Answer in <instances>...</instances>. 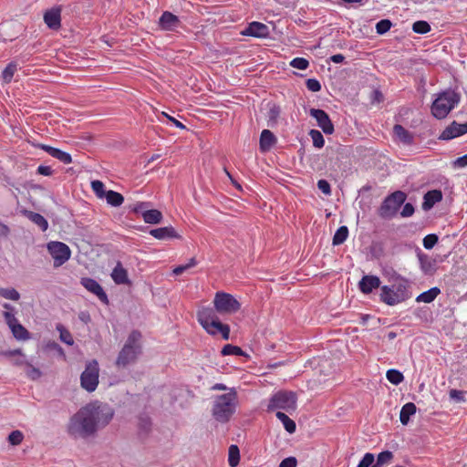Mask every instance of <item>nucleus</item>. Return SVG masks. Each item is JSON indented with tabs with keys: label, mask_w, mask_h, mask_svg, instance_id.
Returning <instances> with one entry per match:
<instances>
[{
	"label": "nucleus",
	"mask_w": 467,
	"mask_h": 467,
	"mask_svg": "<svg viewBox=\"0 0 467 467\" xmlns=\"http://www.w3.org/2000/svg\"><path fill=\"white\" fill-rule=\"evenodd\" d=\"M113 414L112 409L106 404H88L70 418L67 431L74 439H86L109 424Z\"/></svg>",
	"instance_id": "obj_1"
},
{
	"label": "nucleus",
	"mask_w": 467,
	"mask_h": 467,
	"mask_svg": "<svg viewBox=\"0 0 467 467\" xmlns=\"http://www.w3.org/2000/svg\"><path fill=\"white\" fill-rule=\"evenodd\" d=\"M142 335L139 330H132L123 347L119 350L115 365L119 368H125L137 362L142 353Z\"/></svg>",
	"instance_id": "obj_2"
},
{
	"label": "nucleus",
	"mask_w": 467,
	"mask_h": 467,
	"mask_svg": "<svg viewBox=\"0 0 467 467\" xmlns=\"http://www.w3.org/2000/svg\"><path fill=\"white\" fill-rule=\"evenodd\" d=\"M237 405V392L232 388L227 393L218 395L213 400L212 414L222 423L227 422L235 412Z\"/></svg>",
	"instance_id": "obj_3"
},
{
	"label": "nucleus",
	"mask_w": 467,
	"mask_h": 467,
	"mask_svg": "<svg viewBox=\"0 0 467 467\" xmlns=\"http://www.w3.org/2000/svg\"><path fill=\"white\" fill-rule=\"evenodd\" d=\"M461 97L451 89L438 94L431 105L432 115L442 119L459 104Z\"/></svg>",
	"instance_id": "obj_4"
},
{
	"label": "nucleus",
	"mask_w": 467,
	"mask_h": 467,
	"mask_svg": "<svg viewBox=\"0 0 467 467\" xmlns=\"http://www.w3.org/2000/svg\"><path fill=\"white\" fill-rule=\"evenodd\" d=\"M296 408V395L293 391L280 390L275 393L269 400L267 410L274 411L275 410H284L287 412L295 410Z\"/></svg>",
	"instance_id": "obj_5"
},
{
	"label": "nucleus",
	"mask_w": 467,
	"mask_h": 467,
	"mask_svg": "<svg viewBox=\"0 0 467 467\" xmlns=\"http://www.w3.org/2000/svg\"><path fill=\"white\" fill-rule=\"evenodd\" d=\"M215 310L222 315H232L241 308V304L231 294L217 292L213 298Z\"/></svg>",
	"instance_id": "obj_6"
},
{
	"label": "nucleus",
	"mask_w": 467,
	"mask_h": 467,
	"mask_svg": "<svg viewBox=\"0 0 467 467\" xmlns=\"http://www.w3.org/2000/svg\"><path fill=\"white\" fill-rule=\"evenodd\" d=\"M406 194L401 191H396L389 194L381 203L379 214L382 218H390L396 214L400 207L404 203Z\"/></svg>",
	"instance_id": "obj_7"
},
{
	"label": "nucleus",
	"mask_w": 467,
	"mask_h": 467,
	"mask_svg": "<svg viewBox=\"0 0 467 467\" xmlns=\"http://www.w3.org/2000/svg\"><path fill=\"white\" fill-rule=\"evenodd\" d=\"M99 372L98 361L88 362L80 377L81 387L88 392L94 391L99 384Z\"/></svg>",
	"instance_id": "obj_8"
},
{
	"label": "nucleus",
	"mask_w": 467,
	"mask_h": 467,
	"mask_svg": "<svg viewBox=\"0 0 467 467\" xmlns=\"http://www.w3.org/2000/svg\"><path fill=\"white\" fill-rule=\"evenodd\" d=\"M47 250L54 260V266L59 267L64 265L71 255L69 247L61 242H50Z\"/></svg>",
	"instance_id": "obj_9"
},
{
	"label": "nucleus",
	"mask_w": 467,
	"mask_h": 467,
	"mask_svg": "<svg viewBox=\"0 0 467 467\" xmlns=\"http://www.w3.org/2000/svg\"><path fill=\"white\" fill-rule=\"evenodd\" d=\"M5 323L8 325L11 329L14 337L18 340H26L30 337V334L27 329L22 326L15 315L9 311H5L3 313Z\"/></svg>",
	"instance_id": "obj_10"
},
{
	"label": "nucleus",
	"mask_w": 467,
	"mask_h": 467,
	"mask_svg": "<svg viewBox=\"0 0 467 467\" xmlns=\"http://www.w3.org/2000/svg\"><path fill=\"white\" fill-rule=\"evenodd\" d=\"M311 117L316 119L318 127L326 133L332 134L334 132V125L328 114L319 109H311L309 111Z\"/></svg>",
	"instance_id": "obj_11"
},
{
	"label": "nucleus",
	"mask_w": 467,
	"mask_h": 467,
	"mask_svg": "<svg viewBox=\"0 0 467 467\" xmlns=\"http://www.w3.org/2000/svg\"><path fill=\"white\" fill-rule=\"evenodd\" d=\"M467 133V122L458 123L452 121L439 136L440 140H449Z\"/></svg>",
	"instance_id": "obj_12"
},
{
	"label": "nucleus",
	"mask_w": 467,
	"mask_h": 467,
	"mask_svg": "<svg viewBox=\"0 0 467 467\" xmlns=\"http://www.w3.org/2000/svg\"><path fill=\"white\" fill-rule=\"evenodd\" d=\"M81 285L90 293L96 295L99 299L108 305L109 299L102 286L95 280L89 277H83L80 281Z\"/></svg>",
	"instance_id": "obj_13"
},
{
	"label": "nucleus",
	"mask_w": 467,
	"mask_h": 467,
	"mask_svg": "<svg viewBox=\"0 0 467 467\" xmlns=\"http://www.w3.org/2000/svg\"><path fill=\"white\" fill-rule=\"evenodd\" d=\"M209 335L215 336L218 333L222 335L224 340H228L230 337V327L226 324H223L219 317L208 323L202 327Z\"/></svg>",
	"instance_id": "obj_14"
},
{
	"label": "nucleus",
	"mask_w": 467,
	"mask_h": 467,
	"mask_svg": "<svg viewBox=\"0 0 467 467\" xmlns=\"http://www.w3.org/2000/svg\"><path fill=\"white\" fill-rule=\"evenodd\" d=\"M417 257L421 272L426 275H433L437 271V262L430 255L419 252Z\"/></svg>",
	"instance_id": "obj_15"
},
{
	"label": "nucleus",
	"mask_w": 467,
	"mask_h": 467,
	"mask_svg": "<svg viewBox=\"0 0 467 467\" xmlns=\"http://www.w3.org/2000/svg\"><path fill=\"white\" fill-rule=\"evenodd\" d=\"M269 28L265 24L260 22H252L243 32L245 36L258 38H265L269 36Z\"/></svg>",
	"instance_id": "obj_16"
},
{
	"label": "nucleus",
	"mask_w": 467,
	"mask_h": 467,
	"mask_svg": "<svg viewBox=\"0 0 467 467\" xmlns=\"http://www.w3.org/2000/svg\"><path fill=\"white\" fill-rule=\"evenodd\" d=\"M381 281L377 275H364L358 283V288L363 294H369L380 286Z\"/></svg>",
	"instance_id": "obj_17"
},
{
	"label": "nucleus",
	"mask_w": 467,
	"mask_h": 467,
	"mask_svg": "<svg viewBox=\"0 0 467 467\" xmlns=\"http://www.w3.org/2000/svg\"><path fill=\"white\" fill-rule=\"evenodd\" d=\"M44 21L50 29H58L61 26V9L57 7L47 10L44 14Z\"/></svg>",
	"instance_id": "obj_18"
},
{
	"label": "nucleus",
	"mask_w": 467,
	"mask_h": 467,
	"mask_svg": "<svg viewBox=\"0 0 467 467\" xmlns=\"http://www.w3.org/2000/svg\"><path fill=\"white\" fill-rule=\"evenodd\" d=\"M380 300L388 306H394L402 302L404 297L399 293L394 292L388 285H383L381 287Z\"/></svg>",
	"instance_id": "obj_19"
},
{
	"label": "nucleus",
	"mask_w": 467,
	"mask_h": 467,
	"mask_svg": "<svg viewBox=\"0 0 467 467\" xmlns=\"http://www.w3.org/2000/svg\"><path fill=\"white\" fill-rule=\"evenodd\" d=\"M38 148L47 152L50 156L55 159H57L64 164H69L72 162L71 155L66 151H63L59 149L51 147L46 144H39Z\"/></svg>",
	"instance_id": "obj_20"
},
{
	"label": "nucleus",
	"mask_w": 467,
	"mask_h": 467,
	"mask_svg": "<svg viewBox=\"0 0 467 467\" xmlns=\"http://www.w3.org/2000/svg\"><path fill=\"white\" fill-rule=\"evenodd\" d=\"M159 23L163 30L172 31L178 26L180 20L177 16L169 11H165L161 16Z\"/></svg>",
	"instance_id": "obj_21"
},
{
	"label": "nucleus",
	"mask_w": 467,
	"mask_h": 467,
	"mask_svg": "<svg viewBox=\"0 0 467 467\" xmlns=\"http://www.w3.org/2000/svg\"><path fill=\"white\" fill-rule=\"evenodd\" d=\"M441 200L442 192L441 190L429 191L423 196L422 209L424 211H429Z\"/></svg>",
	"instance_id": "obj_22"
},
{
	"label": "nucleus",
	"mask_w": 467,
	"mask_h": 467,
	"mask_svg": "<svg viewBox=\"0 0 467 467\" xmlns=\"http://www.w3.org/2000/svg\"><path fill=\"white\" fill-rule=\"evenodd\" d=\"M217 313L218 312L215 310V308L203 306L197 311V320L203 327L208 323L218 318Z\"/></svg>",
	"instance_id": "obj_23"
},
{
	"label": "nucleus",
	"mask_w": 467,
	"mask_h": 467,
	"mask_svg": "<svg viewBox=\"0 0 467 467\" xmlns=\"http://www.w3.org/2000/svg\"><path fill=\"white\" fill-rule=\"evenodd\" d=\"M111 277L117 285H129L130 283L128 277V272L120 262H118L115 265L111 273Z\"/></svg>",
	"instance_id": "obj_24"
},
{
	"label": "nucleus",
	"mask_w": 467,
	"mask_h": 467,
	"mask_svg": "<svg viewBox=\"0 0 467 467\" xmlns=\"http://www.w3.org/2000/svg\"><path fill=\"white\" fill-rule=\"evenodd\" d=\"M150 234L156 239L163 240L167 238H179V234H177L176 231L171 226L161 227L157 229H153L150 232Z\"/></svg>",
	"instance_id": "obj_25"
},
{
	"label": "nucleus",
	"mask_w": 467,
	"mask_h": 467,
	"mask_svg": "<svg viewBox=\"0 0 467 467\" xmlns=\"http://www.w3.org/2000/svg\"><path fill=\"white\" fill-rule=\"evenodd\" d=\"M276 142V138L269 130H264L260 136V150L261 151L269 150Z\"/></svg>",
	"instance_id": "obj_26"
},
{
	"label": "nucleus",
	"mask_w": 467,
	"mask_h": 467,
	"mask_svg": "<svg viewBox=\"0 0 467 467\" xmlns=\"http://www.w3.org/2000/svg\"><path fill=\"white\" fill-rule=\"evenodd\" d=\"M394 135L404 144L410 145L413 142L412 134L403 126L396 124L393 128Z\"/></svg>",
	"instance_id": "obj_27"
},
{
	"label": "nucleus",
	"mask_w": 467,
	"mask_h": 467,
	"mask_svg": "<svg viewBox=\"0 0 467 467\" xmlns=\"http://www.w3.org/2000/svg\"><path fill=\"white\" fill-rule=\"evenodd\" d=\"M416 405L412 402H408L402 406L400 412V420L403 425H407L410 421V416L416 413Z\"/></svg>",
	"instance_id": "obj_28"
},
{
	"label": "nucleus",
	"mask_w": 467,
	"mask_h": 467,
	"mask_svg": "<svg viewBox=\"0 0 467 467\" xmlns=\"http://www.w3.org/2000/svg\"><path fill=\"white\" fill-rule=\"evenodd\" d=\"M441 294V289L439 287H431V289L420 294L416 297L417 302L422 303H431L435 300V298Z\"/></svg>",
	"instance_id": "obj_29"
},
{
	"label": "nucleus",
	"mask_w": 467,
	"mask_h": 467,
	"mask_svg": "<svg viewBox=\"0 0 467 467\" xmlns=\"http://www.w3.org/2000/svg\"><path fill=\"white\" fill-rule=\"evenodd\" d=\"M108 204L113 207H119L124 202V197L121 193L109 190L105 195Z\"/></svg>",
	"instance_id": "obj_30"
},
{
	"label": "nucleus",
	"mask_w": 467,
	"mask_h": 467,
	"mask_svg": "<svg viewBox=\"0 0 467 467\" xmlns=\"http://www.w3.org/2000/svg\"><path fill=\"white\" fill-rule=\"evenodd\" d=\"M276 418L283 423L285 430L289 433H294L296 429V422L291 420L285 413L277 411Z\"/></svg>",
	"instance_id": "obj_31"
},
{
	"label": "nucleus",
	"mask_w": 467,
	"mask_h": 467,
	"mask_svg": "<svg viewBox=\"0 0 467 467\" xmlns=\"http://www.w3.org/2000/svg\"><path fill=\"white\" fill-rule=\"evenodd\" d=\"M142 218L147 223H159L162 219V214L159 210L151 209L143 212Z\"/></svg>",
	"instance_id": "obj_32"
},
{
	"label": "nucleus",
	"mask_w": 467,
	"mask_h": 467,
	"mask_svg": "<svg viewBox=\"0 0 467 467\" xmlns=\"http://www.w3.org/2000/svg\"><path fill=\"white\" fill-rule=\"evenodd\" d=\"M17 70V64L15 62L9 63L2 72V79L5 83H10L13 79L15 73Z\"/></svg>",
	"instance_id": "obj_33"
},
{
	"label": "nucleus",
	"mask_w": 467,
	"mask_h": 467,
	"mask_svg": "<svg viewBox=\"0 0 467 467\" xmlns=\"http://www.w3.org/2000/svg\"><path fill=\"white\" fill-rule=\"evenodd\" d=\"M348 236V229L347 226H340L333 236V244L339 245L343 244Z\"/></svg>",
	"instance_id": "obj_34"
},
{
	"label": "nucleus",
	"mask_w": 467,
	"mask_h": 467,
	"mask_svg": "<svg viewBox=\"0 0 467 467\" xmlns=\"http://www.w3.org/2000/svg\"><path fill=\"white\" fill-rule=\"evenodd\" d=\"M28 218L36 225L40 227L42 231H46L48 227V223L43 215L37 213L29 212Z\"/></svg>",
	"instance_id": "obj_35"
},
{
	"label": "nucleus",
	"mask_w": 467,
	"mask_h": 467,
	"mask_svg": "<svg viewBox=\"0 0 467 467\" xmlns=\"http://www.w3.org/2000/svg\"><path fill=\"white\" fill-rule=\"evenodd\" d=\"M386 378L390 383L394 385H399L404 379L403 374L400 371L394 368L389 369L387 371Z\"/></svg>",
	"instance_id": "obj_36"
},
{
	"label": "nucleus",
	"mask_w": 467,
	"mask_h": 467,
	"mask_svg": "<svg viewBox=\"0 0 467 467\" xmlns=\"http://www.w3.org/2000/svg\"><path fill=\"white\" fill-rule=\"evenodd\" d=\"M240 461V452L237 445H231L229 448L228 462L231 467H236Z\"/></svg>",
	"instance_id": "obj_37"
},
{
	"label": "nucleus",
	"mask_w": 467,
	"mask_h": 467,
	"mask_svg": "<svg viewBox=\"0 0 467 467\" xmlns=\"http://www.w3.org/2000/svg\"><path fill=\"white\" fill-rule=\"evenodd\" d=\"M393 458V453L389 451H384L378 454L377 461L375 462L376 467H382L385 464H389Z\"/></svg>",
	"instance_id": "obj_38"
},
{
	"label": "nucleus",
	"mask_w": 467,
	"mask_h": 467,
	"mask_svg": "<svg viewBox=\"0 0 467 467\" xmlns=\"http://www.w3.org/2000/svg\"><path fill=\"white\" fill-rule=\"evenodd\" d=\"M222 356H229V355H234V356H244V352L240 347L234 346L231 344H227L223 346V348L221 350Z\"/></svg>",
	"instance_id": "obj_39"
},
{
	"label": "nucleus",
	"mask_w": 467,
	"mask_h": 467,
	"mask_svg": "<svg viewBox=\"0 0 467 467\" xmlns=\"http://www.w3.org/2000/svg\"><path fill=\"white\" fill-rule=\"evenodd\" d=\"M0 296L9 300L18 301L20 294L15 288L0 287Z\"/></svg>",
	"instance_id": "obj_40"
},
{
	"label": "nucleus",
	"mask_w": 467,
	"mask_h": 467,
	"mask_svg": "<svg viewBox=\"0 0 467 467\" xmlns=\"http://www.w3.org/2000/svg\"><path fill=\"white\" fill-rule=\"evenodd\" d=\"M431 29L430 24L423 20L416 21L412 25V30L417 34H427Z\"/></svg>",
	"instance_id": "obj_41"
},
{
	"label": "nucleus",
	"mask_w": 467,
	"mask_h": 467,
	"mask_svg": "<svg viewBox=\"0 0 467 467\" xmlns=\"http://www.w3.org/2000/svg\"><path fill=\"white\" fill-rule=\"evenodd\" d=\"M91 188L98 198L102 199L105 197L107 191L105 190L104 183L101 181H93L91 182Z\"/></svg>",
	"instance_id": "obj_42"
},
{
	"label": "nucleus",
	"mask_w": 467,
	"mask_h": 467,
	"mask_svg": "<svg viewBox=\"0 0 467 467\" xmlns=\"http://www.w3.org/2000/svg\"><path fill=\"white\" fill-rule=\"evenodd\" d=\"M309 135L312 139L313 145L318 149L322 148L325 144L324 137L319 130H311Z\"/></svg>",
	"instance_id": "obj_43"
},
{
	"label": "nucleus",
	"mask_w": 467,
	"mask_h": 467,
	"mask_svg": "<svg viewBox=\"0 0 467 467\" xmlns=\"http://www.w3.org/2000/svg\"><path fill=\"white\" fill-rule=\"evenodd\" d=\"M290 66L294 68L306 70L309 67V62L304 57H295L290 61Z\"/></svg>",
	"instance_id": "obj_44"
},
{
	"label": "nucleus",
	"mask_w": 467,
	"mask_h": 467,
	"mask_svg": "<svg viewBox=\"0 0 467 467\" xmlns=\"http://www.w3.org/2000/svg\"><path fill=\"white\" fill-rule=\"evenodd\" d=\"M375 457L373 453L367 452L358 462L357 467H376L375 466Z\"/></svg>",
	"instance_id": "obj_45"
},
{
	"label": "nucleus",
	"mask_w": 467,
	"mask_h": 467,
	"mask_svg": "<svg viewBox=\"0 0 467 467\" xmlns=\"http://www.w3.org/2000/svg\"><path fill=\"white\" fill-rule=\"evenodd\" d=\"M438 241V235H436L435 234H430L423 238L422 244L425 249L430 250L434 247Z\"/></svg>",
	"instance_id": "obj_46"
},
{
	"label": "nucleus",
	"mask_w": 467,
	"mask_h": 467,
	"mask_svg": "<svg viewBox=\"0 0 467 467\" xmlns=\"http://www.w3.org/2000/svg\"><path fill=\"white\" fill-rule=\"evenodd\" d=\"M196 265L197 261L194 257H192L189 260V262L186 265H181L176 266L172 272L175 275H182L184 271L188 270L189 268L195 266Z\"/></svg>",
	"instance_id": "obj_47"
},
{
	"label": "nucleus",
	"mask_w": 467,
	"mask_h": 467,
	"mask_svg": "<svg viewBox=\"0 0 467 467\" xmlns=\"http://www.w3.org/2000/svg\"><path fill=\"white\" fill-rule=\"evenodd\" d=\"M24 439V434L20 431H13L8 436V441L11 445H19Z\"/></svg>",
	"instance_id": "obj_48"
},
{
	"label": "nucleus",
	"mask_w": 467,
	"mask_h": 467,
	"mask_svg": "<svg viewBox=\"0 0 467 467\" xmlns=\"http://www.w3.org/2000/svg\"><path fill=\"white\" fill-rule=\"evenodd\" d=\"M391 26L392 24L389 20L382 19L377 23L376 31L378 34L383 35L390 29Z\"/></svg>",
	"instance_id": "obj_49"
},
{
	"label": "nucleus",
	"mask_w": 467,
	"mask_h": 467,
	"mask_svg": "<svg viewBox=\"0 0 467 467\" xmlns=\"http://www.w3.org/2000/svg\"><path fill=\"white\" fill-rule=\"evenodd\" d=\"M57 329L60 332V339L64 343H66L69 346H72L74 344V340H73V337H72L70 332L67 331V329H65L62 326L57 327Z\"/></svg>",
	"instance_id": "obj_50"
},
{
	"label": "nucleus",
	"mask_w": 467,
	"mask_h": 467,
	"mask_svg": "<svg viewBox=\"0 0 467 467\" xmlns=\"http://www.w3.org/2000/svg\"><path fill=\"white\" fill-rule=\"evenodd\" d=\"M306 86L307 89L312 92H318L321 90V84L316 78H308L306 82Z\"/></svg>",
	"instance_id": "obj_51"
},
{
	"label": "nucleus",
	"mask_w": 467,
	"mask_h": 467,
	"mask_svg": "<svg viewBox=\"0 0 467 467\" xmlns=\"http://www.w3.org/2000/svg\"><path fill=\"white\" fill-rule=\"evenodd\" d=\"M318 189L326 195L331 194V187L327 181L321 179L317 182Z\"/></svg>",
	"instance_id": "obj_52"
},
{
	"label": "nucleus",
	"mask_w": 467,
	"mask_h": 467,
	"mask_svg": "<svg viewBox=\"0 0 467 467\" xmlns=\"http://www.w3.org/2000/svg\"><path fill=\"white\" fill-rule=\"evenodd\" d=\"M450 398L456 401H464V393L462 390L451 389Z\"/></svg>",
	"instance_id": "obj_53"
},
{
	"label": "nucleus",
	"mask_w": 467,
	"mask_h": 467,
	"mask_svg": "<svg viewBox=\"0 0 467 467\" xmlns=\"http://www.w3.org/2000/svg\"><path fill=\"white\" fill-rule=\"evenodd\" d=\"M414 213V207L411 203H405L400 213L402 217H410Z\"/></svg>",
	"instance_id": "obj_54"
},
{
	"label": "nucleus",
	"mask_w": 467,
	"mask_h": 467,
	"mask_svg": "<svg viewBox=\"0 0 467 467\" xmlns=\"http://www.w3.org/2000/svg\"><path fill=\"white\" fill-rule=\"evenodd\" d=\"M296 464L297 461L295 457H288L280 462L279 467H296Z\"/></svg>",
	"instance_id": "obj_55"
},
{
	"label": "nucleus",
	"mask_w": 467,
	"mask_h": 467,
	"mask_svg": "<svg viewBox=\"0 0 467 467\" xmlns=\"http://www.w3.org/2000/svg\"><path fill=\"white\" fill-rule=\"evenodd\" d=\"M26 374L32 379H38L41 376L40 370L38 368L31 366V365L28 366V369L26 371Z\"/></svg>",
	"instance_id": "obj_56"
},
{
	"label": "nucleus",
	"mask_w": 467,
	"mask_h": 467,
	"mask_svg": "<svg viewBox=\"0 0 467 467\" xmlns=\"http://www.w3.org/2000/svg\"><path fill=\"white\" fill-rule=\"evenodd\" d=\"M37 173L43 176H51L53 174V170L50 166L40 165L37 167Z\"/></svg>",
	"instance_id": "obj_57"
},
{
	"label": "nucleus",
	"mask_w": 467,
	"mask_h": 467,
	"mask_svg": "<svg viewBox=\"0 0 467 467\" xmlns=\"http://www.w3.org/2000/svg\"><path fill=\"white\" fill-rule=\"evenodd\" d=\"M453 166L455 168H464V167H467V154H465V155H463L462 157L457 158L453 161Z\"/></svg>",
	"instance_id": "obj_58"
},
{
	"label": "nucleus",
	"mask_w": 467,
	"mask_h": 467,
	"mask_svg": "<svg viewBox=\"0 0 467 467\" xmlns=\"http://www.w3.org/2000/svg\"><path fill=\"white\" fill-rule=\"evenodd\" d=\"M164 117H166L175 127L181 129V130H185L186 127L184 124H182L181 121L177 120L176 119H174L173 117L171 116H169L167 113L165 112H162L161 113Z\"/></svg>",
	"instance_id": "obj_59"
},
{
	"label": "nucleus",
	"mask_w": 467,
	"mask_h": 467,
	"mask_svg": "<svg viewBox=\"0 0 467 467\" xmlns=\"http://www.w3.org/2000/svg\"><path fill=\"white\" fill-rule=\"evenodd\" d=\"M279 113H280V109L278 107L274 106L269 110V119L271 120H275V121L276 119L278 118V116H279Z\"/></svg>",
	"instance_id": "obj_60"
},
{
	"label": "nucleus",
	"mask_w": 467,
	"mask_h": 467,
	"mask_svg": "<svg viewBox=\"0 0 467 467\" xmlns=\"http://www.w3.org/2000/svg\"><path fill=\"white\" fill-rule=\"evenodd\" d=\"M345 59V57L342 54H336L330 57V60L334 63H341Z\"/></svg>",
	"instance_id": "obj_61"
},
{
	"label": "nucleus",
	"mask_w": 467,
	"mask_h": 467,
	"mask_svg": "<svg viewBox=\"0 0 467 467\" xmlns=\"http://www.w3.org/2000/svg\"><path fill=\"white\" fill-rule=\"evenodd\" d=\"M212 389L213 390H226L227 387L224 384L222 383H216L212 387Z\"/></svg>",
	"instance_id": "obj_62"
},
{
	"label": "nucleus",
	"mask_w": 467,
	"mask_h": 467,
	"mask_svg": "<svg viewBox=\"0 0 467 467\" xmlns=\"http://www.w3.org/2000/svg\"><path fill=\"white\" fill-rule=\"evenodd\" d=\"M224 171L226 173V175L231 179V181L238 187V188H241V186L239 184H237L236 182H234L233 178H232V175L230 174V172L224 169Z\"/></svg>",
	"instance_id": "obj_63"
},
{
	"label": "nucleus",
	"mask_w": 467,
	"mask_h": 467,
	"mask_svg": "<svg viewBox=\"0 0 467 467\" xmlns=\"http://www.w3.org/2000/svg\"><path fill=\"white\" fill-rule=\"evenodd\" d=\"M3 306H4V308H5V309H6V310H7V311H9V312H10V310H12V309H13V307L11 306V305H9V304H7V303H5V304L3 305Z\"/></svg>",
	"instance_id": "obj_64"
}]
</instances>
